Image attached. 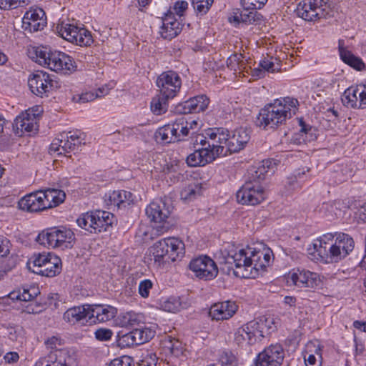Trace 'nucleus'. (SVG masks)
Returning <instances> with one entry per match:
<instances>
[{
  "label": "nucleus",
  "mask_w": 366,
  "mask_h": 366,
  "mask_svg": "<svg viewBox=\"0 0 366 366\" xmlns=\"http://www.w3.org/2000/svg\"><path fill=\"white\" fill-rule=\"evenodd\" d=\"M134 335L137 337V343L142 345L154 337L155 331L149 327L136 328L134 329Z\"/></svg>",
  "instance_id": "obj_44"
},
{
  "label": "nucleus",
  "mask_w": 366,
  "mask_h": 366,
  "mask_svg": "<svg viewBox=\"0 0 366 366\" xmlns=\"http://www.w3.org/2000/svg\"><path fill=\"white\" fill-rule=\"evenodd\" d=\"M152 282L149 280H144L139 285V293L142 297H148L149 291L152 288Z\"/></svg>",
  "instance_id": "obj_54"
},
{
  "label": "nucleus",
  "mask_w": 366,
  "mask_h": 366,
  "mask_svg": "<svg viewBox=\"0 0 366 366\" xmlns=\"http://www.w3.org/2000/svg\"><path fill=\"white\" fill-rule=\"evenodd\" d=\"M272 162L269 160L262 161V164L259 167H252L249 171V179L247 181H252L259 184L262 180H264L268 169L270 168Z\"/></svg>",
  "instance_id": "obj_29"
},
{
  "label": "nucleus",
  "mask_w": 366,
  "mask_h": 366,
  "mask_svg": "<svg viewBox=\"0 0 366 366\" xmlns=\"http://www.w3.org/2000/svg\"><path fill=\"white\" fill-rule=\"evenodd\" d=\"M237 310V305L232 301L218 302L209 310V316L212 320H223L232 317Z\"/></svg>",
  "instance_id": "obj_16"
},
{
  "label": "nucleus",
  "mask_w": 366,
  "mask_h": 366,
  "mask_svg": "<svg viewBox=\"0 0 366 366\" xmlns=\"http://www.w3.org/2000/svg\"><path fill=\"white\" fill-rule=\"evenodd\" d=\"M165 347L170 350L171 352L174 354L175 352H179L181 343L176 339L168 337V340L164 342Z\"/></svg>",
  "instance_id": "obj_62"
},
{
  "label": "nucleus",
  "mask_w": 366,
  "mask_h": 366,
  "mask_svg": "<svg viewBox=\"0 0 366 366\" xmlns=\"http://www.w3.org/2000/svg\"><path fill=\"white\" fill-rule=\"evenodd\" d=\"M89 310L87 305L83 306L74 307L68 309L63 315L64 320L71 324L75 325L81 321H89Z\"/></svg>",
  "instance_id": "obj_23"
},
{
  "label": "nucleus",
  "mask_w": 366,
  "mask_h": 366,
  "mask_svg": "<svg viewBox=\"0 0 366 366\" xmlns=\"http://www.w3.org/2000/svg\"><path fill=\"white\" fill-rule=\"evenodd\" d=\"M214 0H192L194 9L198 14H207L213 4Z\"/></svg>",
  "instance_id": "obj_47"
},
{
  "label": "nucleus",
  "mask_w": 366,
  "mask_h": 366,
  "mask_svg": "<svg viewBox=\"0 0 366 366\" xmlns=\"http://www.w3.org/2000/svg\"><path fill=\"white\" fill-rule=\"evenodd\" d=\"M298 105L299 102L295 98L276 99L260 109L256 124L266 130L277 129L292 117V109H296Z\"/></svg>",
  "instance_id": "obj_2"
},
{
  "label": "nucleus",
  "mask_w": 366,
  "mask_h": 366,
  "mask_svg": "<svg viewBox=\"0 0 366 366\" xmlns=\"http://www.w3.org/2000/svg\"><path fill=\"white\" fill-rule=\"evenodd\" d=\"M322 285V279L319 274L309 271L306 287L315 289Z\"/></svg>",
  "instance_id": "obj_50"
},
{
  "label": "nucleus",
  "mask_w": 366,
  "mask_h": 366,
  "mask_svg": "<svg viewBox=\"0 0 366 366\" xmlns=\"http://www.w3.org/2000/svg\"><path fill=\"white\" fill-rule=\"evenodd\" d=\"M300 125L301 126L300 133L294 136L292 139L297 144L305 142L307 141V134L312 130V127L307 125L302 119L300 120Z\"/></svg>",
  "instance_id": "obj_49"
},
{
  "label": "nucleus",
  "mask_w": 366,
  "mask_h": 366,
  "mask_svg": "<svg viewBox=\"0 0 366 366\" xmlns=\"http://www.w3.org/2000/svg\"><path fill=\"white\" fill-rule=\"evenodd\" d=\"M201 157L199 149H196L187 157V164L190 167L203 166V160L201 159Z\"/></svg>",
  "instance_id": "obj_52"
},
{
  "label": "nucleus",
  "mask_w": 366,
  "mask_h": 366,
  "mask_svg": "<svg viewBox=\"0 0 366 366\" xmlns=\"http://www.w3.org/2000/svg\"><path fill=\"white\" fill-rule=\"evenodd\" d=\"M206 134L212 141V143H208L209 147H222L224 152L222 155H227L229 153V151H227L229 139V130L224 128L209 129Z\"/></svg>",
  "instance_id": "obj_20"
},
{
  "label": "nucleus",
  "mask_w": 366,
  "mask_h": 366,
  "mask_svg": "<svg viewBox=\"0 0 366 366\" xmlns=\"http://www.w3.org/2000/svg\"><path fill=\"white\" fill-rule=\"evenodd\" d=\"M74 232L66 227H53L43 230L36 237V242L52 248L71 247L74 241Z\"/></svg>",
  "instance_id": "obj_5"
},
{
  "label": "nucleus",
  "mask_w": 366,
  "mask_h": 366,
  "mask_svg": "<svg viewBox=\"0 0 366 366\" xmlns=\"http://www.w3.org/2000/svg\"><path fill=\"white\" fill-rule=\"evenodd\" d=\"M244 62L243 61V56L241 54H234L231 55L227 60V66L231 70L234 71H241L244 68Z\"/></svg>",
  "instance_id": "obj_46"
},
{
  "label": "nucleus",
  "mask_w": 366,
  "mask_h": 366,
  "mask_svg": "<svg viewBox=\"0 0 366 366\" xmlns=\"http://www.w3.org/2000/svg\"><path fill=\"white\" fill-rule=\"evenodd\" d=\"M335 241H336V244H338V247H342L345 249V252H342V254L348 255L354 249V240L347 234H339Z\"/></svg>",
  "instance_id": "obj_41"
},
{
  "label": "nucleus",
  "mask_w": 366,
  "mask_h": 366,
  "mask_svg": "<svg viewBox=\"0 0 366 366\" xmlns=\"http://www.w3.org/2000/svg\"><path fill=\"white\" fill-rule=\"evenodd\" d=\"M56 81L50 78L49 74L43 71L33 74L28 81L31 92L40 97L56 86Z\"/></svg>",
  "instance_id": "obj_12"
},
{
  "label": "nucleus",
  "mask_w": 366,
  "mask_h": 366,
  "mask_svg": "<svg viewBox=\"0 0 366 366\" xmlns=\"http://www.w3.org/2000/svg\"><path fill=\"white\" fill-rule=\"evenodd\" d=\"M182 25L179 21H174L171 25H162L160 34L164 39H172L180 34Z\"/></svg>",
  "instance_id": "obj_38"
},
{
  "label": "nucleus",
  "mask_w": 366,
  "mask_h": 366,
  "mask_svg": "<svg viewBox=\"0 0 366 366\" xmlns=\"http://www.w3.org/2000/svg\"><path fill=\"white\" fill-rule=\"evenodd\" d=\"M132 362L130 357L122 356L112 360L108 366H131Z\"/></svg>",
  "instance_id": "obj_60"
},
{
  "label": "nucleus",
  "mask_w": 366,
  "mask_h": 366,
  "mask_svg": "<svg viewBox=\"0 0 366 366\" xmlns=\"http://www.w3.org/2000/svg\"><path fill=\"white\" fill-rule=\"evenodd\" d=\"M188 7V3L185 1H177L174 6L175 13L181 17Z\"/></svg>",
  "instance_id": "obj_64"
},
{
  "label": "nucleus",
  "mask_w": 366,
  "mask_h": 366,
  "mask_svg": "<svg viewBox=\"0 0 366 366\" xmlns=\"http://www.w3.org/2000/svg\"><path fill=\"white\" fill-rule=\"evenodd\" d=\"M146 214L152 221L161 223L169 217L170 209L165 200L159 199L149 204L146 208Z\"/></svg>",
  "instance_id": "obj_15"
},
{
  "label": "nucleus",
  "mask_w": 366,
  "mask_h": 366,
  "mask_svg": "<svg viewBox=\"0 0 366 366\" xmlns=\"http://www.w3.org/2000/svg\"><path fill=\"white\" fill-rule=\"evenodd\" d=\"M257 4L254 1H251V5L254 7L250 11L249 8L245 7V5L242 6L244 11L240 12L242 23L247 24H258L262 20V14L256 11V9H258Z\"/></svg>",
  "instance_id": "obj_31"
},
{
  "label": "nucleus",
  "mask_w": 366,
  "mask_h": 366,
  "mask_svg": "<svg viewBox=\"0 0 366 366\" xmlns=\"http://www.w3.org/2000/svg\"><path fill=\"white\" fill-rule=\"evenodd\" d=\"M25 4V0H0V8L4 10L16 9Z\"/></svg>",
  "instance_id": "obj_51"
},
{
  "label": "nucleus",
  "mask_w": 366,
  "mask_h": 366,
  "mask_svg": "<svg viewBox=\"0 0 366 366\" xmlns=\"http://www.w3.org/2000/svg\"><path fill=\"white\" fill-rule=\"evenodd\" d=\"M269 252L252 251L251 248L239 249L229 253L227 262L234 264V274L241 278H256L260 271H264L270 262Z\"/></svg>",
  "instance_id": "obj_1"
},
{
  "label": "nucleus",
  "mask_w": 366,
  "mask_h": 366,
  "mask_svg": "<svg viewBox=\"0 0 366 366\" xmlns=\"http://www.w3.org/2000/svg\"><path fill=\"white\" fill-rule=\"evenodd\" d=\"M209 103V99L205 95L194 97L184 103L182 112L187 114L204 112L207 108Z\"/></svg>",
  "instance_id": "obj_24"
},
{
  "label": "nucleus",
  "mask_w": 366,
  "mask_h": 366,
  "mask_svg": "<svg viewBox=\"0 0 366 366\" xmlns=\"http://www.w3.org/2000/svg\"><path fill=\"white\" fill-rule=\"evenodd\" d=\"M22 23L24 29L31 32L42 30L46 24L44 11L41 8L27 11L23 17Z\"/></svg>",
  "instance_id": "obj_14"
},
{
  "label": "nucleus",
  "mask_w": 366,
  "mask_h": 366,
  "mask_svg": "<svg viewBox=\"0 0 366 366\" xmlns=\"http://www.w3.org/2000/svg\"><path fill=\"white\" fill-rule=\"evenodd\" d=\"M198 149L203 160V166L213 162L217 157L224 154L222 147L219 146H216L214 148L208 146Z\"/></svg>",
  "instance_id": "obj_34"
},
{
  "label": "nucleus",
  "mask_w": 366,
  "mask_h": 366,
  "mask_svg": "<svg viewBox=\"0 0 366 366\" xmlns=\"http://www.w3.org/2000/svg\"><path fill=\"white\" fill-rule=\"evenodd\" d=\"M335 236L332 233H327L323 234L319 239H317L315 243H313V249L314 252H316L317 255L320 257L322 260V254L320 253L321 249H329V247L331 244L329 243V241H332Z\"/></svg>",
  "instance_id": "obj_39"
},
{
  "label": "nucleus",
  "mask_w": 366,
  "mask_h": 366,
  "mask_svg": "<svg viewBox=\"0 0 366 366\" xmlns=\"http://www.w3.org/2000/svg\"><path fill=\"white\" fill-rule=\"evenodd\" d=\"M94 217V233L106 231L109 226H112L114 215L107 211L97 210L93 212Z\"/></svg>",
  "instance_id": "obj_26"
},
{
  "label": "nucleus",
  "mask_w": 366,
  "mask_h": 366,
  "mask_svg": "<svg viewBox=\"0 0 366 366\" xmlns=\"http://www.w3.org/2000/svg\"><path fill=\"white\" fill-rule=\"evenodd\" d=\"M236 197L239 203L252 206L260 204L265 198L262 186L252 181H246L237 191Z\"/></svg>",
  "instance_id": "obj_9"
},
{
  "label": "nucleus",
  "mask_w": 366,
  "mask_h": 366,
  "mask_svg": "<svg viewBox=\"0 0 366 366\" xmlns=\"http://www.w3.org/2000/svg\"><path fill=\"white\" fill-rule=\"evenodd\" d=\"M339 52L341 59L351 67L357 71H362L365 68V64L362 59L355 56L344 47L343 40H339Z\"/></svg>",
  "instance_id": "obj_25"
},
{
  "label": "nucleus",
  "mask_w": 366,
  "mask_h": 366,
  "mask_svg": "<svg viewBox=\"0 0 366 366\" xmlns=\"http://www.w3.org/2000/svg\"><path fill=\"white\" fill-rule=\"evenodd\" d=\"M51 192L53 194L52 207L58 206L59 204L62 203L64 201L66 194L64 191L60 189H51Z\"/></svg>",
  "instance_id": "obj_56"
},
{
  "label": "nucleus",
  "mask_w": 366,
  "mask_h": 366,
  "mask_svg": "<svg viewBox=\"0 0 366 366\" xmlns=\"http://www.w3.org/2000/svg\"><path fill=\"white\" fill-rule=\"evenodd\" d=\"M285 356L284 348L280 344H272L257 355L255 366H280Z\"/></svg>",
  "instance_id": "obj_11"
},
{
  "label": "nucleus",
  "mask_w": 366,
  "mask_h": 366,
  "mask_svg": "<svg viewBox=\"0 0 366 366\" xmlns=\"http://www.w3.org/2000/svg\"><path fill=\"white\" fill-rule=\"evenodd\" d=\"M176 134L179 137V141L184 139V137L189 134V128L188 127L187 120L182 117L177 119L174 122Z\"/></svg>",
  "instance_id": "obj_45"
},
{
  "label": "nucleus",
  "mask_w": 366,
  "mask_h": 366,
  "mask_svg": "<svg viewBox=\"0 0 366 366\" xmlns=\"http://www.w3.org/2000/svg\"><path fill=\"white\" fill-rule=\"evenodd\" d=\"M172 98L164 97L162 94H159L156 97L153 98L151 102V110L156 114L159 115L165 113L168 108V101Z\"/></svg>",
  "instance_id": "obj_36"
},
{
  "label": "nucleus",
  "mask_w": 366,
  "mask_h": 366,
  "mask_svg": "<svg viewBox=\"0 0 366 366\" xmlns=\"http://www.w3.org/2000/svg\"><path fill=\"white\" fill-rule=\"evenodd\" d=\"M342 252H345V249L342 247H338L336 241H335L329 247V249H320L322 260L325 262H338L347 256L346 254H342Z\"/></svg>",
  "instance_id": "obj_27"
},
{
  "label": "nucleus",
  "mask_w": 366,
  "mask_h": 366,
  "mask_svg": "<svg viewBox=\"0 0 366 366\" xmlns=\"http://www.w3.org/2000/svg\"><path fill=\"white\" fill-rule=\"evenodd\" d=\"M220 361L222 365L226 366H235L236 365L235 357L229 352H223L220 356Z\"/></svg>",
  "instance_id": "obj_61"
},
{
  "label": "nucleus",
  "mask_w": 366,
  "mask_h": 366,
  "mask_svg": "<svg viewBox=\"0 0 366 366\" xmlns=\"http://www.w3.org/2000/svg\"><path fill=\"white\" fill-rule=\"evenodd\" d=\"M39 112V107H36V109L34 108L28 109L16 117L13 123V130L15 134L22 137L36 133L38 130L36 117Z\"/></svg>",
  "instance_id": "obj_8"
},
{
  "label": "nucleus",
  "mask_w": 366,
  "mask_h": 366,
  "mask_svg": "<svg viewBox=\"0 0 366 366\" xmlns=\"http://www.w3.org/2000/svg\"><path fill=\"white\" fill-rule=\"evenodd\" d=\"M255 324L251 321L239 327L234 332V342L241 348L246 349L259 340L255 331Z\"/></svg>",
  "instance_id": "obj_13"
},
{
  "label": "nucleus",
  "mask_w": 366,
  "mask_h": 366,
  "mask_svg": "<svg viewBox=\"0 0 366 366\" xmlns=\"http://www.w3.org/2000/svg\"><path fill=\"white\" fill-rule=\"evenodd\" d=\"M56 30L62 38L76 45L79 44L80 36L86 33L85 29H79L74 25L64 23L58 24Z\"/></svg>",
  "instance_id": "obj_22"
},
{
  "label": "nucleus",
  "mask_w": 366,
  "mask_h": 366,
  "mask_svg": "<svg viewBox=\"0 0 366 366\" xmlns=\"http://www.w3.org/2000/svg\"><path fill=\"white\" fill-rule=\"evenodd\" d=\"M35 56H32L39 64L56 72L64 74L76 70V66L72 58L65 53L51 51L50 49L39 46L34 50Z\"/></svg>",
  "instance_id": "obj_4"
},
{
  "label": "nucleus",
  "mask_w": 366,
  "mask_h": 366,
  "mask_svg": "<svg viewBox=\"0 0 366 366\" xmlns=\"http://www.w3.org/2000/svg\"><path fill=\"white\" fill-rule=\"evenodd\" d=\"M112 204L118 207L130 205L133 202V194L125 190L114 191L110 195Z\"/></svg>",
  "instance_id": "obj_30"
},
{
  "label": "nucleus",
  "mask_w": 366,
  "mask_h": 366,
  "mask_svg": "<svg viewBox=\"0 0 366 366\" xmlns=\"http://www.w3.org/2000/svg\"><path fill=\"white\" fill-rule=\"evenodd\" d=\"M39 195L42 197V202L45 206V209L52 207L53 194L51 189H48L45 192H39Z\"/></svg>",
  "instance_id": "obj_55"
},
{
  "label": "nucleus",
  "mask_w": 366,
  "mask_h": 366,
  "mask_svg": "<svg viewBox=\"0 0 366 366\" xmlns=\"http://www.w3.org/2000/svg\"><path fill=\"white\" fill-rule=\"evenodd\" d=\"M254 323V330L257 332V335L259 341L262 340L265 335H269L270 333L277 330L279 325V319L273 317H261L255 320L251 321Z\"/></svg>",
  "instance_id": "obj_19"
},
{
  "label": "nucleus",
  "mask_w": 366,
  "mask_h": 366,
  "mask_svg": "<svg viewBox=\"0 0 366 366\" xmlns=\"http://www.w3.org/2000/svg\"><path fill=\"white\" fill-rule=\"evenodd\" d=\"M95 337L99 341H107L111 339L112 332L109 329L101 328L95 332Z\"/></svg>",
  "instance_id": "obj_58"
},
{
  "label": "nucleus",
  "mask_w": 366,
  "mask_h": 366,
  "mask_svg": "<svg viewBox=\"0 0 366 366\" xmlns=\"http://www.w3.org/2000/svg\"><path fill=\"white\" fill-rule=\"evenodd\" d=\"M87 310H89L87 315L90 323L107 322L115 317V309L110 306L87 305Z\"/></svg>",
  "instance_id": "obj_17"
},
{
  "label": "nucleus",
  "mask_w": 366,
  "mask_h": 366,
  "mask_svg": "<svg viewBox=\"0 0 366 366\" xmlns=\"http://www.w3.org/2000/svg\"><path fill=\"white\" fill-rule=\"evenodd\" d=\"M157 357L154 353L147 355L141 361L139 366H157Z\"/></svg>",
  "instance_id": "obj_63"
},
{
  "label": "nucleus",
  "mask_w": 366,
  "mask_h": 366,
  "mask_svg": "<svg viewBox=\"0 0 366 366\" xmlns=\"http://www.w3.org/2000/svg\"><path fill=\"white\" fill-rule=\"evenodd\" d=\"M41 276L47 277H53L59 274L61 271V259L51 254L49 259L47 262L45 263V266L43 269L39 270Z\"/></svg>",
  "instance_id": "obj_28"
},
{
  "label": "nucleus",
  "mask_w": 366,
  "mask_h": 366,
  "mask_svg": "<svg viewBox=\"0 0 366 366\" xmlns=\"http://www.w3.org/2000/svg\"><path fill=\"white\" fill-rule=\"evenodd\" d=\"M295 11L299 17L310 21L331 16L332 9L327 0H307L300 2Z\"/></svg>",
  "instance_id": "obj_6"
},
{
  "label": "nucleus",
  "mask_w": 366,
  "mask_h": 366,
  "mask_svg": "<svg viewBox=\"0 0 366 366\" xmlns=\"http://www.w3.org/2000/svg\"><path fill=\"white\" fill-rule=\"evenodd\" d=\"M150 253L155 266L164 267L183 257L184 244L177 238H164L157 242L150 248Z\"/></svg>",
  "instance_id": "obj_3"
},
{
  "label": "nucleus",
  "mask_w": 366,
  "mask_h": 366,
  "mask_svg": "<svg viewBox=\"0 0 366 366\" xmlns=\"http://www.w3.org/2000/svg\"><path fill=\"white\" fill-rule=\"evenodd\" d=\"M37 294L38 292L35 288H31V290L24 289L22 292H11L9 297L12 300L32 302L33 299L37 295Z\"/></svg>",
  "instance_id": "obj_43"
},
{
  "label": "nucleus",
  "mask_w": 366,
  "mask_h": 366,
  "mask_svg": "<svg viewBox=\"0 0 366 366\" xmlns=\"http://www.w3.org/2000/svg\"><path fill=\"white\" fill-rule=\"evenodd\" d=\"M18 207L21 210L30 212H37L45 209L39 192L31 193L22 197L18 202Z\"/></svg>",
  "instance_id": "obj_21"
},
{
  "label": "nucleus",
  "mask_w": 366,
  "mask_h": 366,
  "mask_svg": "<svg viewBox=\"0 0 366 366\" xmlns=\"http://www.w3.org/2000/svg\"><path fill=\"white\" fill-rule=\"evenodd\" d=\"M157 135L167 143L179 141V137L176 134L174 122L160 127L157 132Z\"/></svg>",
  "instance_id": "obj_33"
},
{
  "label": "nucleus",
  "mask_w": 366,
  "mask_h": 366,
  "mask_svg": "<svg viewBox=\"0 0 366 366\" xmlns=\"http://www.w3.org/2000/svg\"><path fill=\"white\" fill-rule=\"evenodd\" d=\"M362 88L361 85L356 87L351 86L347 89L342 94V102L347 107H357L359 93Z\"/></svg>",
  "instance_id": "obj_32"
},
{
  "label": "nucleus",
  "mask_w": 366,
  "mask_h": 366,
  "mask_svg": "<svg viewBox=\"0 0 366 366\" xmlns=\"http://www.w3.org/2000/svg\"><path fill=\"white\" fill-rule=\"evenodd\" d=\"M65 136L66 138H69L72 143H75V147L84 144V138H82L81 134L77 131L65 132Z\"/></svg>",
  "instance_id": "obj_57"
},
{
  "label": "nucleus",
  "mask_w": 366,
  "mask_h": 366,
  "mask_svg": "<svg viewBox=\"0 0 366 366\" xmlns=\"http://www.w3.org/2000/svg\"><path fill=\"white\" fill-rule=\"evenodd\" d=\"M156 84L162 95L173 99L180 90L182 80L177 72L167 71L157 77Z\"/></svg>",
  "instance_id": "obj_10"
},
{
  "label": "nucleus",
  "mask_w": 366,
  "mask_h": 366,
  "mask_svg": "<svg viewBox=\"0 0 366 366\" xmlns=\"http://www.w3.org/2000/svg\"><path fill=\"white\" fill-rule=\"evenodd\" d=\"M309 270L297 269L290 273L287 277V282L299 287H306Z\"/></svg>",
  "instance_id": "obj_37"
},
{
  "label": "nucleus",
  "mask_w": 366,
  "mask_h": 366,
  "mask_svg": "<svg viewBox=\"0 0 366 366\" xmlns=\"http://www.w3.org/2000/svg\"><path fill=\"white\" fill-rule=\"evenodd\" d=\"M259 66L264 72H274L280 69L279 64H274L272 61L266 59L260 61Z\"/></svg>",
  "instance_id": "obj_53"
},
{
  "label": "nucleus",
  "mask_w": 366,
  "mask_h": 366,
  "mask_svg": "<svg viewBox=\"0 0 366 366\" xmlns=\"http://www.w3.org/2000/svg\"><path fill=\"white\" fill-rule=\"evenodd\" d=\"M66 359L71 358L67 352L61 350H55L49 355V361L52 366H68Z\"/></svg>",
  "instance_id": "obj_40"
},
{
  "label": "nucleus",
  "mask_w": 366,
  "mask_h": 366,
  "mask_svg": "<svg viewBox=\"0 0 366 366\" xmlns=\"http://www.w3.org/2000/svg\"><path fill=\"white\" fill-rule=\"evenodd\" d=\"M61 143H64V145L61 146L63 153L70 152L75 149V143H72L69 138L66 137L65 132L61 134Z\"/></svg>",
  "instance_id": "obj_59"
},
{
  "label": "nucleus",
  "mask_w": 366,
  "mask_h": 366,
  "mask_svg": "<svg viewBox=\"0 0 366 366\" xmlns=\"http://www.w3.org/2000/svg\"><path fill=\"white\" fill-rule=\"evenodd\" d=\"M189 268L197 278L204 281L214 279L219 273L216 262L207 255L192 259Z\"/></svg>",
  "instance_id": "obj_7"
},
{
  "label": "nucleus",
  "mask_w": 366,
  "mask_h": 366,
  "mask_svg": "<svg viewBox=\"0 0 366 366\" xmlns=\"http://www.w3.org/2000/svg\"><path fill=\"white\" fill-rule=\"evenodd\" d=\"M181 302L177 297H170L162 304V307L164 311L169 312H176L181 307Z\"/></svg>",
  "instance_id": "obj_48"
},
{
  "label": "nucleus",
  "mask_w": 366,
  "mask_h": 366,
  "mask_svg": "<svg viewBox=\"0 0 366 366\" xmlns=\"http://www.w3.org/2000/svg\"><path fill=\"white\" fill-rule=\"evenodd\" d=\"M50 255L51 253L34 254L28 262L29 269L35 274H40L39 270L44 269L45 263L47 262Z\"/></svg>",
  "instance_id": "obj_35"
},
{
  "label": "nucleus",
  "mask_w": 366,
  "mask_h": 366,
  "mask_svg": "<svg viewBox=\"0 0 366 366\" xmlns=\"http://www.w3.org/2000/svg\"><path fill=\"white\" fill-rule=\"evenodd\" d=\"M250 139V135L247 128L240 127L235 129L233 134H229L228 147L229 153L238 152L242 149Z\"/></svg>",
  "instance_id": "obj_18"
},
{
  "label": "nucleus",
  "mask_w": 366,
  "mask_h": 366,
  "mask_svg": "<svg viewBox=\"0 0 366 366\" xmlns=\"http://www.w3.org/2000/svg\"><path fill=\"white\" fill-rule=\"evenodd\" d=\"M94 221V217H93V212H86V214H82L76 220L77 224L80 227L90 233H94L95 225Z\"/></svg>",
  "instance_id": "obj_42"
}]
</instances>
